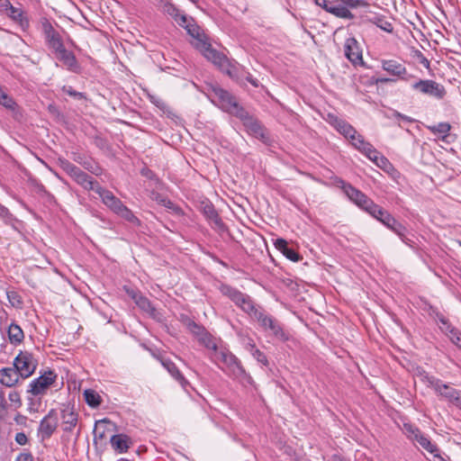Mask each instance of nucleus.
Returning a JSON list of instances; mask_svg holds the SVG:
<instances>
[{
    "instance_id": "obj_1",
    "label": "nucleus",
    "mask_w": 461,
    "mask_h": 461,
    "mask_svg": "<svg viewBox=\"0 0 461 461\" xmlns=\"http://www.w3.org/2000/svg\"><path fill=\"white\" fill-rule=\"evenodd\" d=\"M221 292L252 319L256 320L265 331L282 340L287 339L279 321L266 313L260 307H256L249 295L227 285L221 286Z\"/></svg>"
},
{
    "instance_id": "obj_2",
    "label": "nucleus",
    "mask_w": 461,
    "mask_h": 461,
    "mask_svg": "<svg viewBox=\"0 0 461 461\" xmlns=\"http://www.w3.org/2000/svg\"><path fill=\"white\" fill-rule=\"evenodd\" d=\"M210 359L230 376L234 378L246 376L240 361L225 347L221 346L214 354H210Z\"/></svg>"
},
{
    "instance_id": "obj_3",
    "label": "nucleus",
    "mask_w": 461,
    "mask_h": 461,
    "mask_svg": "<svg viewBox=\"0 0 461 461\" xmlns=\"http://www.w3.org/2000/svg\"><path fill=\"white\" fill-rule=\"evenodd\" d=\"M97 194L102 199L104 204L117 216L133 225L139 226L140 224V221L134 215L132 211L124 205L111 191L102 187Z\"/></svg>"
},
{
    "instance_id": "obj_4",
    "label": "nucleus",
    "mask_w": 461,
    "mask_h": 461,
    "mask_svg": "<svg viewBox=\"0 0 461 461\" xmlns=\"http://www.w3.org/2000/svg\"><path fill=\"white\" fill-rule=\"evenodd\" d=\"M368 3L365 0H330L329 13L341 19L351 20L354 14L351 8L366 7Z\"/></svg>"
},
{
    "instance_id": "obj_5",
    "label": "nucleus",
    "mask_w": 461,
    "mask_h": 461,
    "mask_svg": "<svg viewBox=\"0 0 461 461\" xmlns=\"http://www.w3.org/2000/svg\"><path fill=\"white\" fill-rule=\"evenodd\" d=\"M411 86L417 93L437 100L443 99L447 94L443 85L431 79H417L411 83Z\"/></svg>"
},
{
    "instance_id": "obj_6",
    "label": "nucleus",
    "mask_w": 461,
    "mask_h": 461,
    "mask_svg": "<svg viewBox=\"0 0 461 461\" xmlns=\"http://www.w3.org/2000/svg\"><path fill=\"white\" fill-rule=\"evenodd\" d=\"M57 374L49 369L45 370L37 378H34L29 384L27 393L34 396L44 395L48 390L56 383Z\"/></svg>"
},
{
    "instance_id": "obj_7",
    "label": "nucleus",
    "mask_w": 461,
    "mask_h": 461,
    "mask_svg": "<svg viewBox=\"0 0 461 461\" xmlns=\"http://www.w3.org/2000/svg\"><path fill=\"white\" fill-rule=\"evenodd\" d=\"M236 117L240 119V121L243 122V125L249 134L261 140L264 142L267 141L268 137L264 126L257 118L250 115L244 108L237 112Z\"/></svg>"
},
{
    "instance_id": "obj_8",
    "label": "nucleus",
    "mask_w": 461,
    "mask_h": 461,
    "mask_svg": "<svg viewBox=\"0 0 461 461\" xmlns=\"http://www.w3.org/2000/svg\"><path fill=\"white\" fill-rule=\"evenodd\" d=\"M14 366L22 378L30 377L38 366V360L28 351H21L14 360Z\"/></svg>"
},
{
    "instance_id": "obj_9",
    "label": "nucleus",
    "mask_w": 461,
    "mask_h": 461,
    "mask_svg": "<svg viewBox=\"0 0 461 461\" xmlns=\"http://www.w3.org/2000/svg\"><path fill=\"white\" fill-rule=\"evenodd\" d=\"M336 184L342 189L347 197L363 211H366L367 206L371 204L372 199L349 183L339 178L336 181Z\"/></svg>"
},
{
    "instance_id": "obj_10",
    "label": "nucleus",
    "mask_w": 461,
    "mask_h": 461,
    "mask_svg": "<svg viewBox=\"0 0 461 461\" xmlns=\"http://www.w3.org/2000/svg\"><path fill=\"white\" fill-rule=\"evenodd\" d=\"M41 26L46 44L52 52L57 51L64 46L61 35L54 29L51 23L47 18L41 20Z\"/></svg>"
},
{
    "instance_id": "obj_11",
    "label": "nucleus",
    "mask_w": 461,
    "mask_h": 461,
    "mask_svg": "<svg viewBox=\"0 0 461 461\" xmlns=\"http://www.w3.org/2000/svg\"><path fill=\"white\" fill-rule=\"evenodd\" d=\"M213 96L217 99L221 108L233 115H237V112L242 110L243 107L240 106L234 96H232L228 91L221 88L214 87L212 89Z\"/></svg>"
},
{
    "instance_id": "obj_12",
    "label": "nucleus",
    "mask_w": 461,
    "mask_h": 461,
    "mask_svg": "<svg viewBox=\"0 0 461 461\" xmlns=\"http://www.w3.org/2000/svg\"><path fill=\"white\" fill-rule=\"evenodd\" d=\"M58 424V411L55 409H51L48 414L41 420L38 428V434L43 440L50 438L57 429Z\"/></svg>"
},
{
    "instance_id": "obj_13",
    "label": "nucleus",
    "mask_w": 461,
    "mask_h": 461,
    "mask_svg": "<svg viewBox=\"0 0 461 461\" xmlns=\"http://www.w3.org/2000/svg\"><path fill=\"white\" fill-rule=\"evenodd\" d=\"M438 397L461 410V392L442 381L435 392Z\"/></svg>"
},
{
    "instance_id": "obj_14",
    "label": "nucleus",
    "mask_w": 461,
    "mask_h": 461,
    "mask_svg": "<svg viewBox=\"0 0 461 461\" xmlns=\"http://www.w3.org/2000/svg\"><path fill=\"white\" fill-rule=\"evenodd\" d=\"M55 57L62 62L66 68L73 73H80L81 67L73 52L68 50L65 46L53 52Z\"/></svg>"
},
{
    "instance_id": "obj_15",
    "label": "nucleus",
    "mask_w": 461,
    "mask_h": 461,
    "mask_svg": "<svg viewBox=\"0 0 461 461\" xmlns=\"http://www.w3.org/2000/svg\"><path fill=\"white\" fill-rule=\"evenodd\" d=\"M406 429L409 432V438L416 440L420 445L421 447L426 449L428 452L433 454L434 456L438 459V456H440L438 454V448L436 444L432 443L428 437L423 435L416 428H412L411 426H409L406 428Z\"/></svg>"
},
{
    "instance_id": "obj_16",
    "label": "nucleus",
    "mask_w": 461,
    "mask_h": 461,
    "mask_svg": "<svg viewBox=\"0 0 461 461\" xmlns=\"http://www.w3.org/2000/svg\"><path fill=\"white\" fill-rule=\"evenodd\" d=\"M382 68L390 75L406 81H410L411 79L414 78L412 75L408 74L405 66L396 60H383Z\"/></svg>"
},
{
    "instance_id": "obj_17",
    "label": "nucleus",
    "mask_w": 461,
    "mask_h": 461,
    "mask_svg": "<svg viewBox=\"0 0 461 461\" xmlns=\"http://www.w3.org/2000/svg\"><path fill=\"white\" fill-rule=\"evenodd\" d=\"M345 56L354 65L363 63L362 50L357 41L353 38H348L344 44Z\"/></svg>"
},
{
    "instance_id": "obj_18",
    "label": "nucleus",
    "mask_w": 461,
    "mask_h": 461,
    "mask_svg": "<svg viewBox=\"0 0 461 461\" xmlns=\"http://www.w3.org/2000/svg\"><path fill=\"white\" fill-rule=\"evenodd\" d=\"M201 50L203 56L210 61H212L215 66L219 67L221 69H224L226 65L228 64L227 58L218 52L216 50L212 49L211 44L202 41Z\"/></svg>"
},
{
    "instance_id": "obj_19",
    "label": "nucleus",
    "mask_w": 461,
    "mask_h": 461,
    "mask_svg": "<svg viewBox=\"0 0 461 461\" xmlns=\"http://www.w3.org/2000/svg\"><path fill=\"white\" fill-rule=\"evenodd\" d=\"M330 123L340 134L348 139L351 144L357 140L356 137L360 135L351 124L338 117L330 116Z\"/></svg>"
},
{
    "instance_id": "obj_20",
    "label": "nucleus",
    "mask_w": 461,
    "mask_h": 461,
    "mask_svg": "<svg viewBox=\"0 0 461 461\" xmlns=\"http://www.w3.org/2000/svg\"><path fill=\"white\" fill-rule=\"evenodd\" d=\"M61 426L65 432H71L78 421V414L73 407L64 406L60 411Z\"/></svg>"
},
{
    "instance_id": "obj_21",
    "label": "nucleus",
    "mask_w": 461,
    "mask_h": 461,
    "mask_svg": "<svg viewBox=\"0 0 461 461\" xmlns=\"http://www.w3.org/2000/svg\"><path fill=\"white\" fill-rule=\"evenodd\" d=\"M110 444L116 454H124L132 447L133 441L126 434H115L111 437Z\"/></svg>"
},
{
    "instance_id": "obj_22",
    "label": "nucleus",
    "mask_w": 461,
    "mask_h": 461,
    "mask_svg": "<svg viewBox=\"0 0 461 461\" xmlns=\"http://www.w3.org/2000/svg\"><path fill=\"white\" fill-rule=\"evenodd\" d=\"M5 11L7 15L16 23L19 24V26L23 30H26L29 28L30 23L28 17L25 15V13L21 9L14 6L11 5V3L7 0L5 5Z\"/></svg>"
},
{
    "instance_id": "obj_23",
    "label": "nucleus",
    "mask_w": 461,
    "mask_h": 461,
    "mask_svg": "<svg viewBox=\"0 0 461 461\" xmlns=\"http://www.w3.org/2000/svg\"><path fill=\"white\" fill-rule=\"evenodd\" d=\"M20 377L21 375L15 367H5L0 369V383L5 386L12 387L15 385Z\"/></svg>"
},
{
    "instance_id": "obj_24",
    "label": "nucleus",
    "mask_w": 461,
    "mask_h": 461,
    "mask_svg": "<svg viewBox=\"0 0 461 461\" xmlns=\"http://www.w3.org/2000/svg\"><path fill=\"white\" fill-rule=\"evenodd\" d=\"M75 181L86 190L93 191L95 194L102 188L97 181L84 171L77 176Z\"/></svg>"
},
{
    "instance_id": "obj_25",
    "label": "nucleus",
    "mask_w": 461,
    "mask_h": 461,
    "mask_svg": "<svg viewBox=\"0 0 461 461\" xmlns=\"http://www.w3.org/2000/svg\"><path fill=\"white\" fill-rule=\"evenodd\" d=\"M161 364L172 375V377H174L181 384L183 388H185L186 385L189 384L188 381L185 378L175 363H173L170 359L162 358Z\"/></svg>"
},
{
    "instance_id": "obj_26",
    "label": "nucleus",
    "mask_w": 461,
    "mask_h": 461,
    "mask_svg": "<svg viewBox=\"0 0 461 461\" xmlns=\"http://www.w3.org/2000/svg\"><path fill=\"white\" fill-rule=\"evenodd\" d=\"M356 138L357 140H354L352 144L354 148L371 159V158L377 153V150L371 143L366 141L361 134Z\"/></svg>"
},
{
    "instance_id": "obj_27",
    "label": "nucleus",
    "mask_w": 461,
    "mask_h": 461,
    "mask_svg": "<svg viewBox=\"0 0 461 461\" xmlns=\"http://www.w3.org/2000/svg\"><path fill=\"white\" fill-rule=\"evenodd\" d=\"M198 341L210 351L209 355L214 354L221 348L218 346L216 339L206 330L198 338Z\"/></svg>"
},
{
    "instance_id": "obj_28",
    "label": "nucleus",
    "mask_w": 461,
    "mask_h": 461,
    "mask_svg": "<svg viewBox=\"0 0 461 461\" xmlns=\"http://www.w3.org/2000/svg\"><path fill=\"white\" fill-rule=\"evenodd\" d=\"M133 301L143 312H147L152 317L156 316L157 311L147 297L143 295H134Z\"/></svg>"
},
{
    "instance_id": "obj_29",
    "label": "nucleus",
    "mask_w": 461,
    "mask_h": 461,
    "mask_svg": "<svg viewBox=\"0 0 461 461\" xmlns=\"http://www.w3.org/2000/svg\"><path fill=\"white\" fill-rule=\"evenodd\" d=\"M368 21L386 32L391 33L393 31V26L392 23L383 15H375Z\"/></svg>"
},
{
    "instance_id": "obj_30",
    "label": "nucleus",
    "mask_w": 461,
    "mask_h": 461,
    "mask_svg": "<svg viewBox=\"0 0 461 461\" xmlns=\"http://www.w3.org/2000/svg\"><path fill=\"white\" fill-rule=\"evenodd\" d=\"M428 130L433 133L441 136L445 140L451 130V125L448 122H439L436 125L427 126Z\"/></svg>"
},
{
    "instance_id": "obj_31",
    "label": "nucleus",
    "mask_w": 461,
    "mask_h": 461,
    "mask_svg": "<svg viewBox=\"0 0 461 461\" xmlns=\"http://www.w3.org/2000/svg\"><path fill=\"white\" fill-rule=\"evenodd\" d=\"M8 337L13 344L21 343L24 338L23 330L17 324H11L8 328Z\"/></svg>"
},
{
    "instance_id": "obj_32",
    "label": "nucleus",
    "mask_w": 461,
    "mask_h": 461,
    "mask_svg": "<svg viewBox=\"0 0 461 461\" xmlns=\"http://www.w3.org/2000/svg\"><path fill=\"white\" fill-rule=\"evenodd\" d=\"M418 376L421 383L426 384L428 387L432 388L435 392L441 383L440 379H438L435 376L429 375L425 371L420 372Z\"/></svg>"
},
{
    "instance_id": "obj_33",
    "label": "nucleus",
    "mask_w": 461,
    "mask_h": 461,
    "mask_svg": "<svg viewBox=\"0 0 461 461\" xmlns=\"http://www.w3.org/2000/svg\"><path fill=\"white\" fill-rule=\"evenodd\" d=\"M84 397L86 402L92 408L98 407L102 402L101 396L92 389L85 390Z\"/></svg>"
},
{
    "instance_id": "obj_34",
    "label": "nucleus",
    "mask_w": 461,
    "mask_h": 461,
    "mask_svg": "<svg viewBox=\"0 0 461 461\" xmlns=\"http://www.w3.org/2000/svg\"><path fill=\"white\" fill-rule=\"evenodd\" d=\"M0 104L5 106L6 109L11 111H15L17 107V104L7 93L4 90V88L0 86Z\"/></svg>"
},
{
    "instance_id": "obj_35",
    "label": "nucleus",
    "mask_w": 461,
    "mask_h": 461,
    "mask_svg": "<svg viewBox=\"0 0 461 461\" xmlns=\"http://www.w3.org/2000/svg\"><path fill=\"white\" fill-rule=\"evenodd\" d=\"M203 213L215 225L221 226L222 224L221 218L219 217L216 210L214 209V207L212 204L204 205Z\"/></svg>"
},
{
    "instance_id": "obj_36",
    "label": "nucleus",
    "mask_w": 461,
    "mask_h": 461,
    "mask_svg": "<svg viewBox=\"0 0 461 461\" xmlns=\"http://www.w3.org/2000/svg\"><path fill=\"white\" fill-rule=\"evenodd\" d=\"M372 217L379 221V219L383 218L387 211L383 209L380 205L376 204L373 200L371 201V204L367 206L366 211Z\"/></svg>"
},
{
    "instance_id": "obj_37",
    "label": "nucleus",
    "mask_w": 461,
    "mask_h": 461,
    "mask_svg": "<svg viewBox=\"0 0 461 461\" xmlns=\"http://www.w3.org/2000/svg\"><path fill=\"white\" fill-rule=\"evenodd\" d=\"M370 160L384 170H388L392 167V164L389 162V160L379 151H377V153L374 155Z\"/></svg>"
},
{
    "instance_id": "obj_38",
    "label": "nucleus",
    "mask_w": 461,
    "mask_h": 461,
    "mask_svg": "<svg viewBox=\"0 0 461 461\" xmlns=\"http://www.w3.org/2000/svg\"><path fill=\"white\" fill-rule=\"evenodd\" d=\"M9 303L16 308H20L23 304L21 296L15 291H8L6 293Z\"/></svg>"
},
{
    "instance_id": "obj_39",
    "label": "nucleus",
    "mask_w": 461,
    "mask_h": 461,
    "mask_svg": "<svg viewBox=\"0 0 461 461\" xmlns=\"http://www.w3.org/2000/svg\"><path fill=\"white\" fill-rule=\"evenodd\" d=\"M186 326H187L188 330L194 336H196L197 339L205 331V330L202 326L198 325L192 320L187 321Z\"/></svg>"
},
{
    "instance_id": "obj_40",
    "label": "nucleus",
    "mask_w": 461,
    "mask_h": 461,
    "mask_svg": "<svg viewBox=\"0 0 461 461\" xmlns=\"http://www.w3.org/2000/svg\"><path fill=\"white\" fill-rule=\"evenodd\" d=\"M8 399L15 409H18L22 406V399L21 395L17 391H12L8 394Z\"/></svg>"
},
{
    "instance_id": "obj_41",
    "label": "nucleus",
    "mask_w": 461,
    "mask_h": 461,
    "mask_svg": "<svg viewBox=\"0 0 461 461\" xmlns=\"http://www.w3.org/2000/svg\"><path fill=\"white\" fill-rule=\"evenodd\" d=\"M185 28L186 29L188 34H190L192 37L200 40L201 41V32L200 28L193 23V22L188 23L187 25H185Z\"/></svg>"
},
{
    "instance_id": "obj_42",
    "label": "nucleus",
    "mask_w": 461,
    "mask_h": 461,
    "mask_svg": "<svg viewBox=\"0 0 461 461\" xmlns=\"http://www.w3.org/2000/svg\"><path fill=\"white\" fill-rule=\"evenodd\" d=\"M163 10L165 13L172 16L174 19L178 17L180 14L179 10L176 7V5L169 2L164 4Z\"/></svg>"
},
{
    "instance_id": "obj_43",
    "label": "nucleus",
    "mask_w": 461,
    "mask_h": 461,
    "mask_svg": "<svg viewBox=\"0 0 461 461\" xmlns=\"http://www.w3.org/2000/svg\"><path fill=\"white\" fill-rule=\"evenodd\" d=\"M62 92L77 99L84 98V95L82 93L76 91L70 86H64L62 87Z\"/></svg>"
},
{
    "instance_id": "obj_44",
    "label": "nucleus",
    "mask_w": 461,
    "mask_h": 461,
    "mask_svg": "<svg viewBox=\"0 0 461 461\" xmlns=\"http://www.w3.org/2000/svg\"><path fill=\"white\" fill-rule=\"evenodd\" d=\"M283 254L293 262H298L302 259V257L294 249L289 247Z\"/></svg>"
},
{
    "instance_id": "obj_45",
    "label": "nucleus",
    "mask_w": 461,
    "mask_h": 461,
    "mask_svg": "<svg viewBox=\"0 0 461 461\" xmlns=\"http://www.w3.org/2000/svg\"><path fill=\"white\" fill-rule=\"evenodd\" d=\"M149 101L162 111H165L167 107L165 101L157 95H149Z\"/></svg>"
},
{
    "instance_id": "obj_46",
    "label": "nucleus",
    "mask_w": 461,
    "mask_h": 461,
    "mask_svg": "<svg viewBox=\"0 0 461 461\" xmlns=\"http://www.w3.org/2000/svg\"><path fill=\"white\" fill-rule=\"evenodd\" d=\"M161 205L172 210L174 212H176L178 215L182 214V210L177 205H176L173 202H171L169 199H162Z\"/></svg>"
},
{
    "instance_id": "obj_47",
    "label": "nucleus",
    "mask_w": 461,
    "mask_h": 461,
    "mask_svg": "<svg viewBox=\"0 0 461 461\" xmlns=\"http://www.w3.org/2000/svg\"><path fill=\"white\" fill-rule=\"evenodd\" d=\"M252 356L257 359L258 362L261 363L264 366L268 365V360L267 356L260 351L259 349H254L252 351Z\"/></svg>"
},
{
    "instance_id": "obj_48",
    "label": "nucleus",
    "mask_w": 461,
    "mask_h": 461,
    "mask_svg": "<svg viewBox=\"0 0 461 461\" xmlns=\"http://www.w3.org/2000/svg\"><path fill=\"white\" fill-rule=\"evenodd\" d=\"M59 164L60 167L68 174L69 175L70 172L75 168V165L69 162L67 159H59Z\"/></svg>"
},
{
    "instance_id": "obj_49",
    "label": "nucleus",
    "mask_w": 461,
    "mask_h": 461,
    "mask_svg": "<svg viewBox=\"0 0 461 461\" xmlns=\"http://www.w3.org/2000/svg\"><path fill=\"white\" fill-rule=\"evenodd\" d=\"M28 411L30 413L37 412L41 405V400H35L33 398H28Z\"/></svg>"
},
{
    "instance_id": "obj_50",
    "label": "nucleus",
    "mask_w": 461,
    "mask_h": 461,
    "mask_svg": "<svg viewBox=\"0 0 461 461\" xmlns=\"http://www.w3.org/2000/svg\"><path fill=\"white\" fill-rule=\"evenodd\" d=\"M7 412V403L5 395L3 391H0V418L4 417Z\"/></svg>"
},
{
    "instance_id": "obj_51",
    "label": "nucleus",
    "mask_w": 461,
    "mask_h": 461,
    "mask_svg": "<svg viewBox=\"0 0 461 461\" xmlns=\"http://www.w3.org/2000/svg\"><path fill=\"white\" fill-rule=\"evenodd\" d=\"M450 339L459 348H461V333L456 330H450Z\"/></svg>"
},
{
    "instance_id": "obj_52",
    "label": "nucleus",
    "mask_w": 461,
    "mask_h": 461,
    "mask_svg": "<svg viewBox=\"0 0 461 461\" xmlns=\"http://www.w3.org/2000/svg\"><path fill=\"white\" fill-rule=\"evenodd\" d=\"M274 245H275L276 249H278L279 251H281L282 253H284L285 251V249H288L287 241L281 238L276 239L274 242Z\"/></svg>"
},
{
    "instance_id": "obj_53",
    "label": "nucleus",
    "mask_w": 461,
    "mask_h": 461,
    "mask_svg": "<svg viewBox=\"0 0 461 461\" xmlns=\"http://www.w3.org/2000/svg\"><path fill=\"white\" fill-rule=\"evenodd\" d=\"M394 228H393V232H395L399 237H401L402 239L404 237L405 235V231H406V229L405 227L400 223L398 221H394Z\"/></svg>"
},
{
    "instance_id": "obj_54",
    "label": "nucleus",
    "mask_w": 461,
    "mask_h": 461,
    "mask_svg": "<svg viewBox=\"0 0 461 461\" xmlns=\"http://www.w3.org/2000/svg\"><path fill=\"white\" fill-rule=\"evenodd\" d=\"M15 442L20 446H24L28 443V438L23 432H18L15 435Z\"/></svg>"
},
{
    "instance_id": "obj_55",
    "label": "nucleus",
    "mask_w": 461,
    "mask_h": 461,
    "mask_svg": "<svg viewBox=\"0 0 461 461\" xmlns=\"http://www.w3.org/2000/svg\"><path fill=\"white\" fill-rule=\"evenodd\" d=\"M15 461H33V456L31 452L23 451L17 456Z\"/></svg>"
},
{
    "instance_id": "obj_56",
    "label": "nucleus",
    "mask_w": 461,
    "mask_h": 461,
    "mask_svg": "<svg viewBox=\"0 0 461 461\" xmlns=\"http://www.w3.org/2000/svg\"><path fill=\"white\" fill-rule=\"evenodd\" d=\"M175 21L178 23V25L185 28V25H187L188 23L193 22V20L188 19L185 14H179L178 17L175 19Z\"/></svg>"
},
{
    "instance_id": "obj_57",
    "label": "nucleus",
    "mask_w": 461,
    "mask_h": 461,
    "mask_svg": "<svg viewBox=\"0 0 461 461\" xmlns=\"http://www.w3.org/2000/svg\"><path fill=\"white\" fill-rule=\"evenodd\" d=\"M396 220L388 212L383 216V218L379 219V221H381L384 225L388 226L390 223H394Z\"/></svg>"
},
{
    "instance_id": "obj_58",
    "label": "nucleus",
    "mask_w": 461,
    "mask_h": 461,
    "mask_svg": "<svg viewBox=\"0 0 461 461\" xmlns=\"http://www.w3.org/2000/svg\"><path fill=\"white\" fill-rule=\"evenodd\" d=\"M393 116L394 118L401 119L406 122H414V119H412L411 117L402 114L397 111H393Z\"/></svg>"
},
{
    "instance_id": "obj_59",
    "label": "nucleus",
    "mask_w": 461,
    "mask_h": 461,
    "mask_svg": "<svg viewBox=\"0 0 461 461\" xmlns=\"http://www.w3.org/2000/svg\"><path fill=\"white\" fill-rule=\"evenodd\" d=\"M314 4L329 13L330 0H312Z\"/></svg>"
},
{
    "instance_id": "obj_60",
    "label": "nucleus",
    "mask_w": 461,
    "mask_h": 461,
    "mask_svg": "<svg viewBox=\"0 0 461 461\" xmlns=\"http://www.w3.org/2000/svg\"><path fill=\"white\" fill-rule=\"evenodd\" d=\"M82 171L83 170H81L78 167L76 166L68 176H70L75 180Z\"/></svg>"
},
{
    "instance_id": "obj_61",
    "label": "nucleus",
    "mask_w": 461,
    "mask_h": 461,
    "mask_svg": "<svg viewBox=\"0 0 461 461\" xmlns=\"http://www.w3.org/2000/svg\"><path fill=\"white\" fill-rule=\"evenodd\" d=\"M151 198L153 200H155L158 203L161 204V200L162 199H167V197L159 194H157V193H152L151 194Z\"/></svg>"
},
{
    "instance_id": "obj_62",
    "label": "nucleus",
    "mask_w": 461,
    "mask_h": 461,
    "mask_svg": "<svg viewBox=\"0 0 461 461\" xmlns=\"http://www.w3.org/2000/svg\"><path fill=\"white\" fill-rule=\"evenodd\" d=\"M141 175L144 176H147L149 178H152L154 174L152 173V171L149 168H143L141 170Z\"/></svg>"
},
{
    "instance_id": "obj_63",
    "label": "nucleus",
    "mask_w": 461,
    "mask_h": 461,
    "mask_svg": "<svg viewBox=\"0 0 461 461\" xmlns=\"http://www.w3.org/2000/svg\"><path fill=\"white\" fill-rule=\"evenodd\" d=\"M247 80L255 87L258 86V79L252 77L251 76L247 77Z\"/></svg>"
},
{
    "instance_id": "obj_64",
    "label": "nucleus",
    "mask_w": 461,
    "mask_h": 461,
    "mask_svg": "<svg viewBox=\"0 0 461 461\" xmlns=\"http://www.w3.org/2000/svg\"><path fill=\"white\" fill-rule=\"evenodd\" d=\"M127 293L132 299L134 295H142L141 294L137 293L134 290H128Z\"/></svg>"
}]
</instances>
